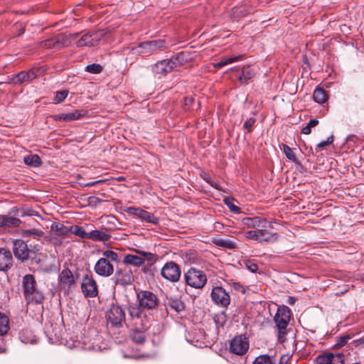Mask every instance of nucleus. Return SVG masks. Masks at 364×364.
<instances>
[{
	"label": "nucleus",
	"mask_w": 364,
	"mask_h": 364,
	"mask_svg": "<svg viewBox=\"0 0 364 364\" xmlns=\"http://www.w3.org/2000/svg\"><path fill=\"white\" fill-rule=\"evenodd\" d=\"M128 311L130 324L133 327L131 338L136 343H142L146 338L145 331L149 329L151 325L149 318L136 305H130Z\"/></svg>",
	"instance_id": "nucleus-1"
},
{
	"label": "nucleus",
	"mask_w": 364,
	"mask_h": 364,
	"mask_svg": "<svg viewBox=\"0 0 364 364\" xmlns=\"http://www.w3.org/2000/svg\"><path fill=\"white\" fill-rule=\"evenodd\" d=\"M23 296L28 304H42L44 300L43 294L36 287V282L32 274H26L22 280Z\"/></svg>",
	"instance_id": "nucleus-2"
},
{
	"label": "nucleus",
	"mask_w": 364,
	"mask_h": 364,
	"mask_svg": "<svg viewBox=\"0 0 364 364\" xmlns=\"http://www.w3.org/2000/svg\"><path fill=\"white\" fill-rule=\"evenodd\" d=\"M102 256L95 263L94 269L98 275L107 277L114 273V266L112 262H118L119 257L117 252L112 250L104 251Z\"/></svg>",
	"instance_id": "nucleus-3"
},
{
	"label": "nucleus",
	"mask_w": 364,
	"mask_h": 364,
	"mask_svg": "<svg viewBox=\"0 0 364 364\" xmlns=\"http://www.w3.org/2000/svg\"><path fill=\"white\" fill-rule=\"evenodd\" d=\"M166 48V41L162 39L147 41L141 42L139 44L137 48L127 47L124 50V53L127 54L126 51L134 52L137 55L149 56L159 50H163Z\"/></svg>",
	"instance_id": "nucleus-4"
},
{
	"label": "nucleus",
	"mask_w": 364,
	"mask_h": 364,
	"mask_svg": "<svg viewBox=\"0 0 364 364\" xmlns=\"http://www.w3.org/2000/svg\"><path fill=\"white\" fill-rule=\"evenodd\" d=\"M291 312L289 309L286 306H282L277 309V312L274 316V321L279 330L278 338L281 342H284L286 336V329L289 323Z\"/></svg>",
	"instance_id": "nucleus-5"
},
{
	"label": "nucleus",
	"mask_w": 364,
	"mask_h": 364,
	"mask_svg": "<svg viewBox=\"0 0 364 364\" xmlns=\"http://www.w3.org/2000/svg\"><path fill=\"white\" fill-rule=\"evenodd\" d=\"M184 56L185 54L182 52L171 59L159 61L152 66V71L156 74L166 75L177 65L182 64Z\"/></svg>",
	"instance_id": "nucleus-6"
},
{
	"label": "nucleus",
	"mask_w": 364,
	"mask_h": 364,
	"mask_svg": "<svg viewBox=\"0 0 364 364\" xmlns=\"http://www.w3.org/2000/svg\"><path fill=\"white\" fill-rule=\"evenodd\" d=\"M184 279L187 285L195 289H202L207 282L205 274L193 267L184 273Z\"/></svg>",
	"instance_id": "nucleus-7"
},
{
	"label": "nucleus",
	"mask_w": 364,
	"mask_h": 364,
	"mask_svg": "<svg viewBox=\"0 0 364 364\" xmlns=\"http://www.w3.org/2000/svg\"><path fill=\"white\" fill-rule=\"evenodd\" d=\"M13 262L11 252L5 248H0V284H5L9 281L6 271L13 266Z\"/></svg>",
	"instance_id": "nucleus-8"
},
{
	"label": "nucleus",
	"mask_w": 364,
	"mask_h": 364,
	"mask_svg": "<svg viewBox=\"0 0 364 364\" xmlns=\"http://www.w3.org/2000/svg\"><path fill=\"white\" fill-rule=\"evenodd\" d=\"M139 305L135 304L144 313L142 309H152L159 304V299L155 294L149 291H141L137 294Z\"/></svg>",
	"instance_id": "nucleus-9"
},
{
	"label": "nucleus",
	"mask_w": 364,
	"mask_h": 364,
	"mask_svg": "<svg viewBox=\"0 0 364 364\" xmlns=\"http://www.w3.org/2000/svg\"><path fill=\"white\" fill-rule=\"evenodd\" d=\"M107 318L109 322L117 327L122 326L126 321L125 312L118 304H112L107 313Z\"/></svg>",
	"instance_id": "nucleus-10"
},
{
	"label": "nucleus",
	"mask_w": 364,
	"mask_h": 364,
	"mask_svg": "<svg viewBox=\"0 0 364 364\" xmlns=\"http://www.w3.org/2000/svg\"><path fill=\"white\" fill-rule=\"evenodd\" d=\"M250 347L248 338L244 335L235 336L230 343V350L237 355H245Z\"/></svg>",
	"instance_id": "nucleus-11"
},
{
	"label": "nucleus",
	"mask_w": 364,
	"mask_h": 364,
	"mask_svg": "<svg viewBox=\"0 0 364 364\" xmlns=\"http://www.w3.org/2000/svg\"><path fill=\"white\" fill-rule=\"evenodd\" d=\"M161 274L165 279L171 282H176L181 275V268L176 262H168L162 267Z\"/></svg>",
	"instance_id": "nucleus-12"
},
{
	"label": "nucleus",
	"mask_w": 364,
	"mask_h": 364,
	"mask_svg": "<svg viewBox=\"0 0 364 364\" xmlns=\"http://www.w3.org/2000/svg\"><path fill=\"white\" fill-rule=\"evenodd\" d=\"M116 285L127 286L134 281V274L132 268L129 266L118 268L112 278Z\"/></svg>",
	"instance_id": "nucleus-13"
},
{
	"label": "nucleus",
	"mask_w": 364,
	"mask_h": 364,
	"mask_svg": "<svg viewBox=\"0 0 364 364\" xmlns=\"http://www.w3.org/2000/svg\"><path fill=\"white\" fill-rule=\"evenodd\" d=\"M81 289L85 297L95 298L98 296V287L97 282L90 274H86L82 277Z\"/></svg>",
	"instance_id": "nucleus-14"
},
{
	"label": "nucleus",
	"mask_w": 364,
	"mask_h": 364,
	"mask_svg": "<svg viewBox=\"0 0 364 364\" xmlns=\"http://www.w3.org/2000/svg\"><path fill=\"white\" fill-rule=\"evenodd\" d=\"M210 297L214 304L222 307H227L230 304V296L222 287H214L212 289Z\"/></svg>",
	"instance_id": "nucleus-15"
},
{
	"label": "nucleus",
	"mask_w": 364,
	"mask_h": 364,
	"mask_svg": "<svg viewBox=\"0 0 364 364\" xmlns=\"http://www.w3.org/2000/svg\"><path fill=\"white\" fill-rule=\"evenodd\" d=\"M124 211L130 215L139 218L142 221H145L151 224L156 225L159 223V218L153 213L144 210L140 208L127 207Z\"/></svg>",
	"instance_id": "nucleus-16"
},
{
	"label": "nucleus",
	"mask_w": 364,
	"mask_h": 364,
	"mask_svg": "<svg viewBox=\"0 0 364 364\" xmlns=\"http://www.w3.org/2000/svg\"><path fill=\"white\" fill-rule=\"evenodd\" d=\"M13 252L16 259L24 262L28 259L31 250L23 240H15L13 242Z\"/></svg>",
	"instance_id": "nucleus-17"
},
{
	"label": "nucleus",
	"mask_w": 364,
	"mask_h": 364,
	"mask_svg": "<svg viewBox=\"0 0 364 364\" xmlns=\"http://www.w3.org/2000/svg\"><path fill=\"white\" fill-rule=\"evenodd\" d=\"M316 364H344L345 357L342 353H326L316 358Z\"/></svg>",
	"instance_id": "nucleus-18"
},
{
	"label": "nucleus",
	"mask_w": 364,
	"mask_h": 364,
	"mask_svg": "<svg viewBox=\"0 0 364 364\" xmlns=\"http://www.w3.org/2000/svg\"><path fill=\"white\" fill-rule=\"evenodd\" d=\"M37 77V73L35 70H29L28 71H21L15 75L10 80V83L15 85L22 84H28Z\"/></svg>",
	"instance_id": "nucleus-19"
},
{
	"label": "nucleus",
	"mask_w": 364,
	"mask_h": 364,
	"mask_svg": "<svg viewBox=\"0 0 364 364\" xmlns=\"http://www.w3.org/2000/svg\"><path fill=\"white\" fill-rule=\"evenodd\" d=\"M67 44V38L63 34L60 33L53 38L41 42V47L48 49H60L61 48L66 46Z\"/></svg>",
	"instance_id": "nucleus-20"
},
{
	"label": "nucleus",
	"mask_w": 364,
	"mask_h": 364,
	"mask_svg": "<svg viewBox=\"0 0 364 364\" xmlns=\"http://www.w3.org/2000/svg\"><path fill=\"white\" fill-rule=\"evenodd\" d=\"M104 36L103 31H97L92 33H86L81 36L77 41L78 47L91 46L94 43L101 39Z\"/></svg>",
	"instance_id": "nucleus-21"
},
{
	"label": "nucleus",
	"mask_w": 364,
	"mask_h": 364,
	"mask_svg": "<svg viewBox=\"0 0 364 364\" xmlns=\"http://www.w3.org/2000/svg\"><path fill=\"white\" fill-rule=\"evenodd\" d=\"M241 224L247 228H267L268 222L264 218L255 216L244 218L241 220Z\"/></svg>",
	"instance_id": "nucleus-22"
},
{
	"label": "nucleus",
	"mask_w": 364,
	"mask_h": 364,
	"mask_svg": "<svg viewBox=\"0 0 364 364\" xmlns=\"http://www.w3.org/2000/svg\"><path fill=\"white\" fill-rule=\"evenodd\" d=\"M59 282L63 287L70 288L73 285L75 284L76 279L68 268H65L59 275Z\"/></svg>",
	"instance_id": "nucleus-23"
},
{
	"label": "nucleus",
	"mask_w": 364,
	"mask_h": 364,
	"mask_svg": "<svg viewBox=\"0 0 364 364\" xmlns=\"http://www.w3.org/2000/svg\"><path fill=\"white\" fill-rule=\"evenodd\" d=\"M267 228H255L259 242H274L278 238L277 233H272L267 230Z\"/></svg>",
	"instance_id": "nucleus-24"
},
{
	"label": "nucleus",
	"mask_w": 364,
	"mask_h": 364,
	"mask_svg": "<svg viewBox=\"0 0 364 364\" xmlns=\"http://www.w3.org/2000/svg\"><path fill=\"white\" fill-rule=\"evenodd\" d=\"M235 72L236 77L242 84L247 83L255 75L254 70L250 66L243 67L242 70L235 69Z\"/></svg>",
	"instance_id": "nucleus-25"
},
{
	"label": "nucleus",
	"mask_w": 364,
	"mask_h": 364,
	"mask_svg": "<svg viewBox=\"0 0 364 364\" xmlns=\"http://www.w3.org/2000/svg\"><path fill=\"white\" fill-rule=\"evenodd\" d=\"M21 223V220L14 217H9L5 215H0V228H18Z\"/></svg>",
	"instance_id": "nucleus-26"
},
{
	"label": "nucleus",
	"mask_w": 364,
	"mask_h": 364,
	"mask_svg": "<svg viewBox=\"0 0 364 364\" xmlns=\"http://www.w3.org/2000/svg\"><path fill=\"white\" fill-rule=\"evenodd\" d=\"M51 232L55 235L66 237L71 232V226L70 228L60 223H55L51 225Z\"/></svg>",
	"instance_id": "nucleus-27"
},
{
	"label": "nucleus",
	"mask_w": 364,
	"mask_h": 364,
	"mask_svg": "<svg viewBox=\"0 0 364 364\" xmlns=\"http://www.w3.org/2000/svg\"><path fill=\"white\" fill-rule=\"evenodd\" d=\"M111 235L104 231L93 230L89 232L88 240L95 242H105L110 239Z\"/></svg>",
	"instance_id": "nucleus-28"
},
{
	"label": "nucleus",
	"mask_w": 364,
	"mask_h": 364,
	"mask_svg": "<svg viewBox=\"0 0 364 364\" xmlns=\"http://www.w3.org/2000/svg\"><path fill=\"white\" fill-rule=\"evenodd\" d=\"M81 114L78 110L69 113H61L55 116V119L64 122H72L80 119Z\"/></svg>",
	"instance_id": "nucleus-29"
},
{
	"label": "nucleus",
	"mask_w": 364,
	"mask_h": 364,
	"mask_svg": "<svg viewBox=\"0 0 364 364\" xmlns=\"http://www.w3.org/2000/svg\"><path fill=\"white\" fill-rule=\"evenodd\" d=\"M168 306L171 309L175 311L176 313H181L185 310L184 303L178 298L171 297L168 300Z\"/></svg>",
	"instance_id": "nucleus-30"
},
{
	"label": "nucleus",
	"mask_w": 364,
	"mask_h": 364,
	"mask_svg": "<svg viewBox=\"0 0 364 364\" xmlns=\"http://www.w3.org/2000/svg\"><path fill=\"white\" fill-rule=\"evenodd\" d=\"M124 263L141 267L144 263V259L134 255H127L124 258Z\"/></svg>",
	"instance_id": "nucleus-31"
},
{
	"label": "nucleus",
	"mask_w": 364,
	"mask_h": 364,
	"mask_svg": "<svg viewBox=\"0 0 364 364\" xmlns=\"http://www.w3.org/2000/svg\"><path fill=\"white\" fill-rule=\"evenodd\" d=\"M23 161L27 166L32 167H38L42 164V161L37 154H30L25 156Z\"/></svg>",
	"instance_id": "nucleus-32"
},
{
	"label": "nucleus",
	"mask_w": 364,
	"mask_h": 364,
	"mask_svg": "<svg viewBox=\"0 0 364 364\" xmlns=\"http://www.w3.org/2000/svg\"><path fill=\"white\" fill-rule=\"evenodd\" d=\"M213 242L215 245L218 247H225L230 250L237 248L236 242L230 239H215Z\"/></svg>",
	"instance_id": "nucleus-33"
},
{
	"label": "nucleus",
	"mask_w": 364,
	"mask_h": 364,
	"mask_svg": "<svg viewBox=\"0 0 364 364\" xmlns=\"http://www.w3.org/2000/svg\"><path fill=\"white\" fill-rule=\"evenodd\" d=\"M9 318L4 313L0 312V336H4L9 330Z\"/></svg>",
	"instance_id": "nucleus-34"
},
{
	"label": "nucleus",
	"mask_w": 364,
	"mask_h": 364,
	"mask_svg": "<svg viewBox=\"0 0 364 364\" xmlns=\"http://www.w3.org/2000/svg\"><path fill=\"white\" fill-rule=\"evenodd\" d=\"M252 364H276V359L267 354L260 355L255 358Z\"/></svg>",
	"instance_id": "nucleus-35"
},
{
	"label": "nucleus",
	"mask_w": 364,
	"mask_h": 364,
	"mask_svg": "<svg viewBox=\"0 0 364 364\" xmlns=\"http://www.w3.org/2000/svg\"><path fill=\"white\" fill-rule=\"evenodd\" d=\"M314 100L319 104H323L327 100V96L325 90L321 87H317L314 92Z\"/></svg>",
	"instance_id": "nucleus-36"
},
{
	"label": "nucleus",
	"mask_w": 364,
	"mask_h": 364,
	"mask_svg": "<svg viewBox=\"0 0 364 364\" xmlns=\"http://www.w3.org/2000/svg\"><path fill=\"white\" fill-rule=\"evenodd\" d=\"M71 232L82 239L88 240L89 232H87L82 227L77 225L71 226Z\"/></svg>",
	"instance_id": "nucleus-37"
},
{
	"label": "nucleus",
	"mask_w": 364,
	"mask_h": 364,
	"mask_svg": "<svg viewBox=\"0 0 364 364\" xmlns=\"http://www.w3.org/2000/svg\"><path fill=\"white\" fill-rule=\"evenodd\" d=\"M283 151L286 156V157L294 162H296V157L293 151V149L290 148L289 146L284 144L283 145Z\"/></svg>",
	"instance_id": "nucleus-38"
},
{
	"label": "nucleus",
	"mask_w": 364,
	"mask_h": 364,
	"mask_svg": "<svg viewBox=\"0 0 364 364\" xmlns=\"http://www.w3.org/2000/svg\"><path fill=\"white\" fill-rule=\"evenodd\" d=\"M241 56L240 55H238V56H235V57H232V58H229L226 60H221L218 63H217L215 65V68H220L226 65H228V64H230L232 63H234V62H236L237 60H239L240 59Z\"/></svg>",
	"instance_id": "nucleus-39"
},
{
	"label": "nucleus",
	"mask_w": 364,
	"mask_h": 364,
	"mask_svg": "<svg viewBox=\"0 0 364 364\" xmlns=\"http://www.w3.org/2000/svg\"><path fill=\"white\" fill-rule=\"evenodd\" d=\"M102 70V67L99 64L93 63L85 67V71L93 74H98L101 73Z\"/></svg>",
	"instance_id": "nucleus-40"
},
{
	"label": "nucleus",
	"mask_w": 364,
	"mask_h": 364,
	"mask_svg": "<svg viewBox=\"0 0 364 364\" xmlns=\"http://www.w3.org/2000/svg\"><path fill=\"white\" fill-rule=\"evenodd\" d=\"M68 95V90H60L56 92L55 96L54 97V102L55 104H59L62 102L67 97Z\"/></svg>",
	"instance_id": "nucleus-41"
},
{
	"label": "nucleus",
	"mask_w": 364,
	"mask_h": 364,
	"mask_svg": "<svg viewBox=\"0 0 364 364\" xmlns=\"http://www.w3.org/2000/svg\"><path fill=\"white\" fill-rule=\"evenodd\" d=\"M249 12H250V11L246 10L243 6H235L232 10V14L237 17L243 16Z\"/></svg>",
	"instance_id": "nucleus-42"
},
{
	"label": "nucleus",
	"mask_w": 364,
	"mask_h": 364,
	"mask_svg": "<svg viewBox=\"0 0 364 364\" xmlns=\"http://www.w3.org/2000/svg\"><path fill=\"white\" fill-rule=\"evenodd\" d=\"M139 254L145 257V259L150 262H156L157 260V255L151 252L140 251Z\"/></svg>",
	"instance_id": "nucleus-43"
},
{
	"label": "nucleus",
	"mask_w": 364,
	"mask_h": 364,
	"mask_svg": "<svg viewBox=\"0 0 364 364\" xmlns=\"http://www.w3.org/2000/svg\"><path fill=\"white\" fill-rule=\"evenodd\" d=\"M255 119L254 117H250L246 119V121L245 122V123L243 124V127L248 132H251L252 128L253 125L255 124Z\"/></svg>",
	"instance_id": "nucleus-44"
},
{
	"label": "nucleus",
	"mask_w": 364,
	"mask_h": 364,
	"mask_svg": "<svg viewBox=\"0 0 364 364\" xmlns=\"http://www.w3.org/2000/svg\"><path fill=\"white\" fill-rule=\"evenodd\" d=\"M245 237L247 240H252L259 242V237L255 230H249L245 233Z\"/></svg>",
	"instance_id": "nucleus-45"
},
{
	"label": "nucleus",
	"mask_w": 364,
	"mask_h": 364,
	"mask_svg": "<svg viewBox=\"0 0 364 364\" xmlns=\"http://www.w3.org/2000/svg\"><path fill=\"white\" fill-rule=\"evenodd\" d=\"M245 266L251 272H256L258 269L257 264L251 261H247L245 262Z\"/></svg>",
	"instance_id": "nucleus-46"
},
{
	"label": "nucleus",
	"mask_w": 364,
	"mask_h": 364,
	"mask_svg": "<svg viewBox=\"0 0 364 364\" xmlns=\"http://www.w3.org/2000/svg\"><path fill=\"white\" fill-rule=\"evenodd\" d=\"M26 233L29 235H34L37 237H42L44 232L37 229H31L26 231Z\"/></svg>",
	"instance_id": "nucleus-47"
},
{
	"label": "nucleus",
	"mask_w": 364,
	"mask_h": 364,
	"mask_svg": "<svg viewBox=\"0 0 364 364\" xmlns=\"http://www.w3.org/2000/svg\"><path fill=\"white\" fill-rule=\"evenodd\" d=\"M333 136H329L327 140L326 141H321L320 143H318L317 144V147L318 148H323L324 146H328V145H330L333 143Z\"/></svg>",
	"instance_id": "nucleus-48"
},
{
	"label": "nucleus",
	"mask_w": 364,
	"mask_h": 364,
	"mask_svg": "<svg viewBox=\"0 0 364 364\" xmlns=\"http://www.w3.org/2000/svg\"><path fill=\"white\" fill-rule=\"evenodd\" d=\"M127 48H124L122 50L123 52V54L124 55H126V61L127 63H129L130 64H132V63L134 62V58L131 56V55H138L136 53H134V52H129V51H126L127 53L128 54H125L124 53V50L126 49Z\"/></svg>",
	"instance_id": "nucleus-49"
},
{
	"label": "nucleus",
	"mask_w": 364,
	"mask_h": 364,
	"mask_svg": "<svg viewBox=\"0 0 364 364\" xmlns=\"http://www.w3.org/2000/svg\"><path fill=\"white\" fill-rule=\"evenodd\" d=\"M227 205L230 210L234 213H240V208L235 205L232 202H226Z\"/></svg>",
	"instance_id": "nucleus-50"
},
{
	"label": "nucleus",
	"mask_w": 364,
	"mask_h": 364,
	"mask_svg": "<svg viewBox=\"0 0 364 364\" xmlns=\"http://www.w3.org/2000/svg\"><path fill=\"white\" fill-rule=\"evenodd\" d=\"M350 338V337L349 336H345L341 337L339 338V342L338 344L340 346H343L348 342V341Z\"/></svg>",
	"instance_id": "nucleus-51"
},
{
	"label": "nucleus",
	"mask_w": 364,
	"mask_h": 364,
	"mask_svg": "<svg viewBox=\"0 0 364 364\" xmlns=\"http://www.w3.org/2000/svg\"><path fill=\"white\" fill-rule=\"evenodd\" d=\"M232 287L237 290V291H242V292H245V289L244 287L240 284L239 283H233L232 284Z\"/></svg>",
	"instance_id": "nucleus-52"
},
{
	"label": "nucleus",
	"mask_w": 364,
	"mask_h": 364,
	"mask_svg": "<svg viewBox=\"0 0 364 364\" xmlns=\"http://www.w3.org/2000/svg\"><path fill=\"white\" fill-rule=\"evenodd\" d=\"M318 124V120L316 119H311L307 125L311 129L312 127H316Z\"/></svg>",
	"instance_id": "nucleus-53"
},
{
	"label": "nucleus",
	"mask_w": 364,
	"mask_h": 364,
	"mask_svg": "<svg viewBox=\"0 0 364 364\" xmlns=\"http://www.w3.org/2000/svg\"><path fill=\"white\" fill-rule=\"evenodd\" d=\"M311 132V129L308 125L304 127L301 130V133L304 134H309Z\"/></svg>",
	"instance_id": "nucleus-54"
},
{
	"label": "nucleus",
	"mask_w": 364,
	"mask_h": 364,
	"mask_svg": "<svg viewBox=\"0 0 364 364\" xmlns=\"http://www.w3.org/2000/svg\"><path fill=\"white\" fill-rule=\"evenodd\" d=\"M205 180L213 187H215V188H218V187H217L218 184L212 181V180H211V178L210 177H208V178H206Z\"/></svg>",
	"instance_id": "nucleus-55"
},
{
	"label": "nucleus",
	"mask_w": 364,
	"mask_h": 364,
	"mask_svg": "<svg viewBox=\"0 0 364 364\" xmlns=\"http://www.w3.org/2000/svg\"><path fill=\"white\" fill-rule=\"evenodd\" d=\"M102 181H103L100 180V181H96L90 182V183H88L85 184V186H95L96 184L102 183Z\"/></svg>",
	"instance_id": "nucleus-56"
},
{
	"label": "nucleus",
	"mask_w": 364,
	"mask_h": 364,
	"mask_svg": "<svg viewBox=\"0 0 364 364\" xmlns=\"http://www.w3.org/2000/svg\"><path fill=\"white\" fill-rule=\"evenodd\" d=\"M194 99L192 97H186L185 99L186 105H189L193 102Z\"/></svg>",
	"instance_id": "nucleus-57"
},
{
	"label": "nucleus",
	"mask_w": 364,
	"mask_h": 364,
	"mask_svg": "<svg viewBox=\"0 0 364 364\" xmlns=\"http://www.w3.org/2000/svg\"><path fill=\"white\" fill-rule=\"evenodd\" d=\"M23 333H21V335H20V338H21V340L22 341V342H23L25 343H28L29 341L27 340V339H23Z\"/></svg>",
	"instance_id": "nucleus-58"
},
{
	"label": "nucleus",
	"mask_w": 364,
	"mask_h": 364,
	"mask_svg": "<svg viewBox=\"0 0 364 364\" xmlns=\"http://www.w3.org/2000/svg\"><path fill=\"white\" fill-rule=\"evenodd\" d=\"M52 240H55V242H53L55 244H58V245H61L62 244V242L61 241H58L57 240V239L55 237H52Z\"/></svg>",
	"instance_id": "nucleus-59"
},
{
	"label": "nucleus",
	"mask_w": 364,
	"mask_h": 364,
	"mask_svg": "<svg viewBox=\"0 0 364 364\" xmlns=\"http://www.w3.org/2000/svg\"><path fill=\"white\" fill-rule=\"evenodd\" d=\"M289 299L291 300L290 304H293V303H294V301H293V298H290Z\"/></svg>",
	"instance_id": "nucleus-60"
}]
</instances>
